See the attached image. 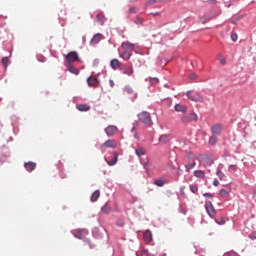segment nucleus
<instances>
[{
  "mask_svg": "<svg viewBox=\"0 0 256 256\" xmlns=\"http://www.w3.org/2000/svg\"><path fill=\"white\" fill-rule=\"evenodd\" d=\"M189 79H191L192 81H195V79H197V74H195V73L190 74Z\"/></svg>",
  "mask_w": 256,
  "mask_h": 256,
  "instance_id": "43",
  "label": "nucleus"
},
{
  "mask_svg": "<svg viewBox=\"0 0 256 256\" xmlns=\"http://www.w3.org/2000/svg\"><path fill=\"white\" fill-rule=\"evenodd\" d=\"M109 211H111V208H109V206L102 207V213H109Z\"/></svg>",
  "mask_w": 256,
  "mask_h": 256,
  "instance_id": "39",
  "label": "nucleus"
},
{
  "mask_svg": "<svg viewBox=\"0 0 256 256\" xmlns=\"http://www.w3.org/2000/svg\"><path fill=\"white\" fill-rule=\"evenodd\" d=\"M66 68L73 75H79V69H77L73 64H66Z\"/></svg>",
  "mask_w": 256,
  "mask_h": 256,
  "instance_id": "16",
  "label": "nucleus"
},
{
  "mask_svg": "<svg viewBox=\"0 0 256 256\" xmlns=\"http://www.w3.org/2000/svg\"><path fill=\"white\" fill-rule=\"evenodd\" d=\"M119 129L117 126L109 125L105 128V133L108 135V137H112V135H116L118 133Z\"/></svg>",
  "mask_w": 256,
  "mask_h": 256,
  "instance_id": "7",
  "label": "nucleus"
},
{
  "mask_svg": "<svg viewBox=\"0 0 256 256\" xmlns=\"http://www.w3.org/2000/svg\"><path fill=\"white\" fill-rule=\"evenodd\" d=\"M197 119H198L197 114L191 113V114L182 116L181 122L182 123H191V121H197Z\"/></svg>",
  "mask_w": 256,
  "mask_h": 256,
  "instance_id": "6",
  "label": "nucleus"
},
{
  "mask_svg": "<svg viewBox=\"0 0 256 256\" xmlns=\"http://www.w3.org/2000/svg\"><path fill=\"white\" fill-rule=\"evenodd\" d=\"M96 21L97 23H100V25H103V23H105V15L101 13L97 14Z\"/></svg>",
  "mask_w": 256,
  "mask_h": 256,
  "instance_id": "26",
  "label": "nucleus"
},
{
  "mask_svg": "<svg viewBox=\"0 0 256 256\" xmlns=\"http://www.w3.org/2000/svg\"><path fill=\"white\" fill-rule=\"evenodd\" d=\"M161 15V13L157 12V13H154V16H159Z\"/></svg>",
  "mask_w": 256,
  "mask_h": 256,
  "instance_id": "52",
  "label": "nucleus"
},
{
  "mask_svg": "<svg viewBox=\"0 0 256 256\" xmlns=\"http://www.w3.org/2000/svg\"><path fill=\"white\" fill-rule=\"evenodd\" d=\"M101 39H103L102 34H100V33L95 34L90 41V45H97V43H99V41H101Z\"/></svg>",
  "mask_w": 256,
  "mask_h": 256,
  "instance_id": "12",
  "label": "nucleus"
},
{
  "mask_svg": "<svg viewBox=\"0 0 256 256\" xmlns=\"http://www.w3.org/2000/svg\"><path fill=\"white\" fill-rule=\"evenodd\" d=\"M229 169H231L232 171H237V166L235 165H230Z\"/></svg>",
  "mask_w": 256,
  "mask_h": 256,
  "instance_id": "47",
  "label": "nucleus"
},
{
  "mask_svg": "<svg viewBox=\"0 0 256 256\" xmlns=\"http://www.w3.org/2000/svg\"><path fill=\"white\" fill-rule=\"evenodd\" d=\"M231 39H232V41H237V39H238L237 34H232Z\"/></svg>",
  "mask_w": 256,
  "mask_h": 256,
  "instance_id": "44",
  "label": "nucleus"
},
{
  "mask_svg": "<svg viewBox=\"0 0 256 256\" xmlns=\"http://www.w3.org/2000/svg\"><path fill=\"white\" fill-rule=\"evenodd\" d=\"M143 166H144L145 169H147V168L149 167V162H145V163L143 164Z\"/></svg>",
  "mask_w": 256,
  "mask_h": 256,
  "instance_id": "50",
  "label": "nucleus"
},
{
  "mask_svg": "<svg viewBox=\"0 0 256 256\" xmlns=\"http://www.w3.org/2000/svg\"><path fill=\"white\" fill-rule=\"evenodd\" d=\"M229 193H231V189H221L220 190V195L222 197H227V195H229Z\"/></svg>",
  "mask_w": 256,
  "mask_h": 256,
  "instance_id": "31",
  "label": "nucleus"
},
{
  "mask_svg": "<svg viewBox=\"0 0 256 256\" xmlns=\"http://www.w3.org/2000/svg\"><path fill=\"white\" fill-rule=\"evenodd\" d=\"M118 159H119V153L113 152V158L111 160L107 161V164L110 167H113V165H117Z\"/></svg>",
  "mask_w": 256,
  "mask_h": 256,
  "instance_id": "11",
  "label": "nucleus"
},
{
  "mask_svg": "<svg viewBox=\"0 0 256 256\" xmlns=\"http://www.w3.org/2000/svg\"><path fill=\"white\" fill-rule=\"evenodd\" d=\"M150 83L151 85H157V83H159V79L158 78H150Z\"/></svg>",
  "mask_w": 256,
  "mask_h": 256,
  "instance_id": "36",
  "label": "nucleus"
},
{
  "mask_svg": "<svg viewBox=\"0 0 256 256\" xmlns=\"http://www.w3.org/2000/svg\"><path fill=\"white\" fill-rule=\"evenodd\" d=\"M87 83L89 87H97V85H99V80L95 76H90L87 79Z\"/></svg>",
  "mask_w": 256,
  "mask_h": 256,
  "instance_id": "9",
  "label": "nucleus"
},
{
  "mask_svg": "<svg viewBox=\"0 0 256 256\" xmlns=\"http://www.w3.org/2000/svg\"><path fill=\"white\" fill-rule=\"evenodd\" d=\"M85 233V229L76 230V233H74V237H76V239H83V235H85Z\"/></svg>",
  "mask_w": 256,
  "mask_h": 256,
  "instance_id": "19",
  "label": "nucleus"
},
{
  "mask_svg": "<svg viewBox=\"0 0 256 256\" xmlns=\"http://www.w3.org/2000/svg\"><path fill=\"white\" fill-rule=\"evenodd\" d=\"M110 65H111L112 69L116 70V69H119L121 63L119 62L118 59H112L110 62Z\"/></svg>",
  "mask_w": 256,
  "mask_h": 256,
  "instance_id": "21",
  "label": "nucleus"
},
{
  "mask_svg": "<svg viewBox=\"0 0 256 256\" xmlns=\"http://www.w3.org/2000/svg\"><path fill=\"white\" fill-rule=\"evenodd\" d=\"M109 83L111 87H115V82H113V80H110Z\"/></svg>",
  "mask_w": 256,
  "mask_h": 256,
  "instance_id": "49",
  "label": "nucleus"
},
{
  "mask_svg": "<svg viewBox=\"0 0 256 256\" xmlns=\"http://www.w3.org/2000/svg\"><path fill=\"white\" fill-rule=\"evenodd\" d=\"M154 185L157 187H163V185H165V181L163 179H157L154 181Z\"/></svg>",
  "mask_w": 256,
  "mask_h": 256,
  "instance_id": "30",
  "label": "nucleus"
},
{
  "mask_svg": "<svg viewBox=\"0 0 256 256\" xmlns=\"http://www.w3.org/2000/svg\"><path fill=\"white\" fill-rule=\"evenodd\" d=\"M217 141H218V139H217L215 136H211V137L209 138V144H210V145H216V144H217Z\"/></svg>",
  "mask_w": 256,
  "mask_h": 256,
  "instance_id": "32",
  "label": "nucleus"
},
{
  "mask_svg": "<svg viewBox=\"0 0 256 256\" xmlns=\"http://www.w3.org/2000/svg\"><path fill=\"white\" fill-rule=\"evenodd\" d=\"M125 91H126V93H130V94L134 93L133 88L131 86H126Z\"/></svg>",
  "mask_w": 256,
  "mask_h": 256,
  "instance_id": "40",
  "label": "nucleus"
},
{
  "mask_svg": "<svg viewBox=\"0 0 256 256\" xmlns=\"http://www.w3.org/2000/svg\"><path fill=\"white\" fill-rule=\"evenodd\" d=\"M137 256H149V252L147 250H142Z\"/></svg>",
  "mask_w": 256,
  "mask_h": 256,
  "instance_id": "37",
  "label": "nucleus"
},
{
  "mask_svg": "<svg viewBox=\"0 0 256 256\" xmlns=\"http://www.w3.org/2000/svg\"><path fill=\"white\" fill-rule=\"evenodd\" d=\"M0 101H1V98H0Z\"/></svg>",
  "mask_w": 256,
  "mask_h": 256,
  "instance_id": "54",
  "label": "nucleus"
},
{
  "mask_svg": "<svg viewBox=\"0 0 256 256\" xmlns=\"http://www.w3.org/2000/svg\"><path fill=\"white\" fill-rule=\"evenodd\" d=\"M195 165H197V163H195V161H193L189 164H186L185 169H186L187 173H189L191 171V169H193V167H195Z\"/></svg>",
  "mask_w": 256,
  "mask_h": 256,
  "instance_id": "27",
  "label": "nucleus"
},
{
  "mask_svg": "<svg viewBox=\"0 0 256 256\" xmlns=\"http://www.w3.org/2000/svg\"><path fill=\"white\" fill-rule=\"evenodd\" d=\"M250 239H256V232L250 234Z\"/></svg>",
  "mask_w": 256,
  "mask_h": 256,
  "instance_id": "48",
  "label": "nucleus"
},
{
  "mask_svg": "<svg viewBox=\"0 0 256 256\" xmlns=\"http://www.w3.org/2000/svg\"><path fill=\"white\" fill-rule=\"evenodd\" d=\"M205 165H213V160L211 158H205Z\"/></svg>",
  "mask_w": 256,
  "mask_h": 256,
  "instance_id": "41",
  "label": "nucleus"
},
{
  "mask_svg": "<svg viewBox=\"0 0 256 256\" xmlns=\"http://www.w3.org/2000/svg\"><path fill=\"white\" fill-rule=\"evenodd\" d=\"M120 57L124 59V61H127L131 59V54L129 53V50H125L124 52L120 53Z\"/></svg>",
  "mask_w": 256,
  "mask_h": 256,
  "instance_id": "24",
  "label": "nucleus"
},
{
  "mask_svg": "<svg viewBox=\"0 0 256 256\" xmlns=\"http://www.w3.org/2000/svg\"><path fill=\"white\" fill-rule=\"evenodd\" d=\"M100 197H101V192L99 190L94 191L93 194L91 195L92 203H95V201H97V199H99Z\"/></svg>",
  "mask_w": 256,
  "mask_h": 256,
  "instance_id": "20",
  "label": "nucleus"
},
{
  "mask_svg": "<svg viewBox=\"0 0 256 256\" xmlns=\"http://www.w3.org/2000/svg\"><path fill=\"white\" fill-rule=\"evenodd\" d=\"M171 140V136L170 135H167V134H164V135H161L159 137V142L160 143H163L164 145L169 143V141Z\"/></svg>",
  "mask_w": 256,
  "mask_h": 256,
  "instance_id": "17",
  "label": "nucleus"
},
{
  "mask_svg": "<svg viewBox=\"0 0 256 256\" xmlns=\"http://www.w3.org/2000/svg\"><path fill=\"white\" fill-rule=\"evenodd\" d=\"M123 75H128V77H131L135 71L133 70V66H124L122 68Z\"/></svg>",
  "mask_w": 256,
  "mask_h": 256,
  "instance_id": "10",
  "label": "nucleus"
},
{
  "mask_svg": "<svg viewBox=\"0 0 256 256\" xmlns=\"http://www.w3.org/2000/svg\"><path fill=\"white\" fill-rule=\"evenodd\" d=\"M223 131V125L216 124L211 127V132L213 135H221V132Z\"/></svg>",
  "mask_w": 256,
  "mask_h": 256,
  "instance_id": "8",
  "label": "nucleus"
},
{
  "mask_svg": "<svg viewBox=\"0 0 256 256\" xmlns=\"http://www.w3.org/2000/svg\"><path fill=\"white\" fill-rule=\"evenodd\" d=\"M66 64H73L75 61H79V54L75 51H71L65 57Z\"/></svg>",
  "mask_w": 256,
  "mask_h": 256,
  "instance_id": "2",
  "label": "nucleus"
},
{
  "mask_svg": "<svg viewBox=\"0 0 256 256\" xmlns=\"http://www.w3.org/2000/svg\"><path fill=\"white\" fill-rule=\"evenodd\" d=\"M143 235H144V241L146 243H151V241H153V234L151 233V231L146 230Z\"/></svg>",
  "mask_w": 256,
  "mask_h": 256,
  "instance_id": "14",
  "label": "nucleus"
},
{
  "mask_svg": "<svg viewBox=\"0 0 256 256\" xmlns=\"http://www.w3.org/2000/svg\"><path fill=\"white\" fill-rule=\"evenodd\" d=\"M138 119L147 127H151L153 125V120H151V114H149V112H141L138 114Z\"/></svg>",
  "mask_w": 256,
  "mask_h": 256,
  "instance_id": "1",
  "label": "nucleus"
},
{
  "mask_svg": "<svg viewBox=\"0 0 256 256\" xmlns=\"http://www.w3.org/2000/svg\"><path fill=\"white\" fill-rule=\"evenodd\" d=\"M217 57L221 65H225L227 63V58H225L223 55L218 54Z\"/></svg>",
  "mask_w": 256,
  "mask_h": 256,
  "instance_id": "29",
  "label": "nucleus"
},
{
  "mask_svg": "<svg viewBox=\"0 0 256 256\" xmlns=\"http://www.w3.org/2000/svg\"><path fill=\"white\" fill-rule=\"evenodd\" d=\"M218 225H225L226 220L225 218H220L215 220Z\"/></svg>",
  "mask_w": 256,
  "mask_h": 256,
  "instance_id": "35",
  "label": "nucleus"
},
{
  "mask_svg": "<svg viewBox=\"0 0 256 256\" xmlns=\"http://www.w3.org/2000/svg\"><path fill=\"white\" fill-rule=\"evenodd\" d=\"M175 111H177L178 113H187V106L185 105H181V104H176L174 106Z\"/></svg>",
  "mask_w": 256,
  "mask_h": 256,
  "instance_id": "15",
  "label": "nucleus"
},
{
  "mask_svg": "<svg viewBox=\"0 0 256 256\" xmlns=\"http://www.w3.org/2000/svg\"><path fill=\"white\" fill-rule=\"evenodd\" d=\"M190 191H192V193H197L199 191V187H197V185H190Z\"/></svg>",
  "mask_w": 256,
  "mask_h": 256,
  "instance_id": "34",
  "label": "nucleus"
},
{
  "mask_svg": "<svg viewBox=\"0 0 256 256\" xmlns=\"http://www.w3.org/2000/svg\"><path fill=\"white\" fill-rule=\"evenodd\" d=\"M135 153L138 157H143V155H145L147 153V150H145V148H143V147H140L135 150Z\"/></svg>",
  "mask_w": 256,
  "mask_h": 256,
  "instance_id": "25",
  "label": "nucleus"
},
{
  "mask_svg": "<svg viewBox=\"0 0 256 256\" xmlns=\"http://www.w3.org/2000/svg\"><path fill=\"white\" fill-rule=\"evenodd\" d=\"M186 95L190 101H194L195 103H203V96L199 93L193 94L191 91H188Z\"/></svg>",
  "mask_w": 256,
  "mask_h": 256,
  "instance_id": "3",
  "label": "nucleus"
},
{
  "mask_svg": "<svg viewBox=\"0 0 256 256\" xmlns=\"http://www.w3.org/2000/svg\"><path fill=\"white\" fill-rule=\"evenodd\" d=\"M205 209H206L207 214L209 215V217L213 218V217H215V215H217V211L213 207V203H211V201H206Z\"/></svg>",
  "mask_w": 256,
  "mask_h": 256,
  "instance_id": "4",
  "label": "nucleus"
},
{
  "mask_svg": "<svg viewBox=\"0 0 256 256\" xmlns=\"http://www.w3.org/2000/svg\"><path fill=\"white\" fill-rule=\"evenodd\" d=\"M24 167L26 171L31 173V171H35V167H37V164L35 162H27L24 164Z\"/></svg>",
  "mask_w": 256,
  "mask_h": 256,
  "instance_id": "13",
  "label": "nucleus"
},
{
  "mask_svg": "<svg viewBox=\"0 0 256 256\" xmlns=\"http://www.w3.org/2000/svg\"><path fill=\"white\" fill-rule=\"evenodd\" d=\"M194 177L198 179H205V172L203 170H196L194 171Z\"/></svg>",
  "mask_w": 256,
  "mask_h": 256,
  "instance_id": "23",
  "label": "nucleus"
},
{
  "mask_svg": "<svg viewBox=\"0 0 256 256\" xmlns=\"http://www.w3.org/2000/svg\"><path fill=\"white\" fill-rule=\"evenodd\" d=\"M216 175H218L220 181H225L227 179L225 173L221 172V170H217Z\"/></svg>",
  "mask_w": 256,
  "mask_h": 256,
  "instance_id": "28",
  "label": "nucleus"
},
{
  "mask_svg": "<svg viewBox=\"0 0 256 256\" xmlns=\"http://www.w3.org/2000/svg\"><path fill=\"white\" fill-rule=\"evenodd\" d=\"M143 18H136L135 19V23H136V25H143Z\"/></svg>",
  "mask_w": 256,
  "mask_h": 256,
  "instance_id": "38",
  "label": "nucleus"
},
{
  "mask_svg": "<svg viewBox=\"0 0 256 256\" xmlns=\"http://www.w3.org/2000/svg\"><path fill=\"white\" fill-rule=\"evenodd\" d=\"M139 11V9L137 7H132L129 10V13H137Z\"/></svg>",
  "mask_w": 256,
  "mask_h": 256,
  "instance_id": "42",
  "label": "nucleus"
},
{
  "mask_svg": "<svg viewBox=\"0 0 256 256\" xmlns=\"http://www.w3.org/2000/svg\"><path fill=\"white\" fill-rule=\"evenodd\" d=\"M102 149H115L117 148V141L114 139L106 140L102 145Z\"/></svg>",
  "mask_w": 256,
  "mask_h": 256,
  "instance_id": "5",
  "label": "nucleus"
},
{
  "mask_svg": "<svg viewBox=\"0 0 256 256\" xmlns=\"http://www.w3.org/2000/svg\"><path fill=\"white\" fill-rule=\"evenodd\" d=\"M211 3H217V0H210Z\"/></svg>",
  "mask_w": 256,
  "mask_h": 256,
  "instance_id": "53",
  "label": "nucleus"
},
{
  "mask_svg": "<svg viewBox=\"0 0 256 256\" xmlns=\"http://www.w3.org/2000/svg\"><path fill=\"white\" fill-rule=\"evenodd\" d=\"M204 197H209L210 199H213V194L211 193H204Z\"/></svg>",
  "mask_w": 256,
  "mask_h": 256,
  "instance_id": "45",
  "label": "nucleus"
},
{
  "mask_svg": "<svg viewBox=\"0 0 256 256\" xmlns=\"http://www.w3.org/2000/svg\"><path fill=\"white\" fill-rule=\"evenodd\" d=\"M148 3H149V4L155 3V0H150V1H148Z\"/></svg>",
  "mask_w": 256,
  "mask_h": 256,
  "instance_id": "51",
  "label": "nucleus"
},
{
  "mask_svg": "<svg viewBox=\"0 0 256 256\" xmlns=\"http://www.w3.org/2000/svg\"><path fill=\"white\" fill-rule=\"evenodd\" d=\"M2 65H4V67L9 65V57L2 58Z\"/></svg>",
  "mask_w": 256,
  "mask_h": 256,
  "instance_id": "33",
  "label": "nucleus"
},
{
  "mask_svg": "<svg viewBox=\"0 0 256 256\" xmlns=\"http://www.w3.org/2000/svg\"><path fill=\"white\" fill-rule=\"evenodd\" d=\"M213 185H214V187H219V180L215 179L213 181Z\"/></svg>",
  "mask_w": 256,
  "mask_h": 256,
  "instance_id": "46",
  "label": "nucleus"
},
{
  "mask_svg": "<svg viewBox=\"0 0 256 256\" xmlns=\"http://www.w3.org/2000/svg\"><path fill=\"white\" fill-rule=\"evenodd\" d=\"M122 48L125 49V51H133L135 49V46L129 42H123Z\"/></svg>",
  "mask_w": 256,
  "mask_h": 256,
  "instance_id": "18",
  "label": "nucleus"
},
{
  "mask_svg": "<svg viewBox=\"0 0 256 256\" xmlns=\"http://www.w3.org/2000/svg\"><path fill=\"white\" fill-rule=\"evenodd\" d=\"M77 109L78 111L84 112V111H90L91 107H89V105L87 104H78Z\"/></svg>",
  "mask_w": 256,
  "mask_h": 256,
  "instance_id": "22",
  "label": "nucleus"
}]
</instances>
